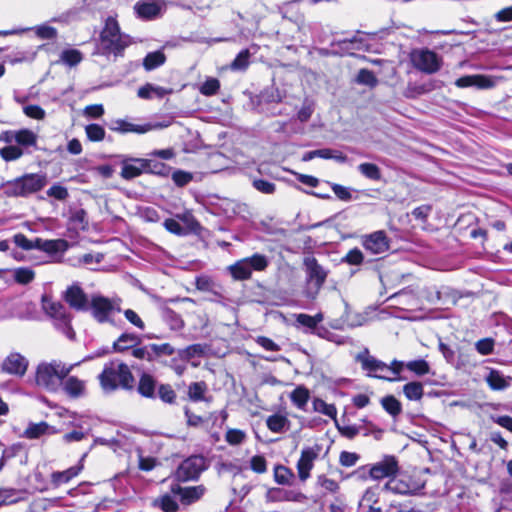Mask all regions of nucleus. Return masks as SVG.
I'll use <instances>...</instances> for the list:
<instances>
[{
    "label": "nucleus",
    "instance_id": "1",
    "mask_svg": "<svg viewBox=\"0 0 512 512\" xmlns=\"http://www.w3.org/2000/svg\"><path fill=\"white\" fill-rule=\"evenodd\" d=\"M102 389L112 392L117 389L130 390L134 387V376L127 364L114 360L104 366L98 376Z\"/></svg>",
    "mask_w": 512,
    "mask_h": 512
},
{
    "label": "nucleus",
    "instance_id": "2",
    "mask_svg": "<svg viewBox=\"0 0 512 512\" xmlns=\"http://www.w3.org/2000/svg\"><path fill=\"white\" fill-rule=\"evenodd\" d=\"M77 364H66L60 360L42 362L37 366L35 374L36 385L49 391L56 392L62 381L69 375Z\"/></svg>",
    "mask_w": 512,
    "mask_h": 512
},
{
    "label": "nucleus",
    "instance_id": "3",
    "mask_svg": "<svg viewBox=\"0 0 512 512\" xmlns=\"http://www.w3.org/2000/svg\"><path fill=\"white\" fill-rule=\"evenodd\" d=\"M130 44V37L120 32L117 20L114 17H108L100 34L101 53L121 56L124 49Z\"/></svg>",
    "mask_w": 512,
    "mask_h": 512
},
{
    "label": "nucleus",
    "instance_id": "4",
    "mask_svg": "<svg viewBox=\"0 0 512 512\" xmlns=\"http://www.w3.org/2000/svg\"><path fill=\"white\" fill-rule=\"evenodd\" d=\"M47 184L45 175L27 174L4 185V193L9 197H26L40 191Z\"/></svg>",
    "mask_w": 512,
    "mask_h": 512
},
{
    "label": "nucleus",
    "instance_id": "5",
    "mask_svg": "<svg viewBox=\"0 0 512 512\" xmlns=\"http://www.w3.org/2000/svg\"><path fill=\"white\" fill-rule=\"evenodd\" d=\"M269 261L265 255L254 254L251 257L243 258L228 267L233 279L242 281L251 277L252 271H264Z\"/></svg>",
    "mask_w": 512,
    "mask_h": 512
},
{
    "label": "nucleus",
    "instance_id": "6",
    "mask_svg": "<svg viewBox=\"0 0 512 512\" xmlns=\"http://www.w3.org/2000/svg\"><path fill=\"white\" fill-rule=\"evenodd\" d=\"M90 309L97 322L113 323V316L121 311V299L93 296L90 301Z\"/></svg>",
    "mask_w": 512,
    "mask_h": 512
},
{
    "label": "nucleus",
    "instance_id": "7",
    "mask_svg": "<svg viewBox=\"0 0 512 512\" xmlns=\"http://www.w3.org/2000/svg\"><path fill=\"white\" fill-rule=\"evenodd\" d=\"M425 486V481L415 475H402L398 478H391L384 485L383 489L395 494L414 495Z\"/></svg>",
    "mask_w": 512,
    "mask_h": 512
},
{
    "label": "nucleus",
    "instance_id": "8",
    "mask_svg": "<svg viewBox=\"0 0 512 512\" xmlns=\"http://www.w3.org/2000/svg\"><path fill=\"white\" fill-rule=\"evenodd\" d=\"M411 61L414 67L426 74L439 71L442 65L441 58L429 49H419L411 53Z\"/></svg>",
    "mask_w": 512,
    "mask_h": 512
},
{
    "label": "nucleus",
    "instance_id": "9",
    "mask_svg": "<svg viewBox=\"0 0 512 512\" xmlns=\"http://www.w3.org/2000/svg\"><path fill=\"white\" fill-rule=\"evenodd\" d=\"M43 309L52 318L57 321V326L65 333L69 338L74 337L70 325V318L66 313L65 307L59 303L54 302L46 297H43Z\"/></svg>",
    "mask_w": 512,
    "mask_h": 512
},
{
    "label": "nucleus",
    "instance_id": "10",
    "mask_svg": "<svg viewBox=\"0 0 512 512\" xmlns=\"http://www.w3.org/2000/svg\"><path fill=\"white\" fill-rule=\"evenodd\" d=\"M207 468L206 459L193 455L185 459L178 467L176 476L181 481L194 480Z\"/></svg>",
    "mask_w": 512,
    "mask_h": 512
},
{
    "label": "nucleus",
    "instance_id": "11",
    "mask_svg": "<svg viewBox=\"0 0 512 512\" xmlns=\"http://www.w3.org/2000/svg\"><path fill=\"white\" fill-rule=\"evenodd\" d=\"M117 157L122 167L120 175L125 180H132L143 173H147V168L150 166V159L133 158L126 155Z\"/></svg>",
    "mask_w": 512,
    "mask_h": 512
},
{
    "label": "nucleus",
    "instance_id": "12",
    "mask_svg": "<svg viewBox=\"0 0 512 512\" xmlns=\"http://www.w3.org/2000/svg\"><path fill=\"white\" fill-rule=\"evenodd\" d=\"M304 265L307 271L308 282L311 284V289H313V291L309 292V297L315 298L325 283L327 278V271L318 263L314 257L305 258Z\"/></svg>",
    "mask_w": 512,
    "mask_h": 512
},
{
    "label": "nucleus",
    "instance_id": "13",
    "mask_svg": "<svg viewBox=\"0 0 512 512\" xmlns=\"http://www.w3.org/2000/svg\"><path fill=\"white\" fill-rule=\"evenodd\" d=\"M355 359L361 364L362 369L368 372L369 376L390 381L396 380V378H389L383 374H378L388 371V365L371 356L368 349H364L362 352L358 353Z\"/></svg>",
    "mask_w": 512,
    "mask_h": 512
},
{
    "label": "nucleus",
    "instance_id": "14",
    "mask_svg": "<svg viewBox=\"0 0 512 512\" xmlns=\"http://www.w3.org/2000/svg\"><path fill=\"white\" fill-rule=\"evenodd\" d=\"M399 470L398 461L394 456H385L381 461L372 465L369 469V476L374 480L383 478H395Z\"/></svg>",
    "mask_w": 512,
    "mask_h": 512
},
{
    "label": "nucleus",
    "instance_id": "15",
    "mask_svg": "<svg viewBox=\"0 0 512 512\" xmlns=\"http://www.w3.org/2000/svg\"><path fill=\"white\" fill-rule=\"evenodd\" d=\"M319 447H306L301 451L300 459L297 462L298 476L301 481L310 477V471L314 466V461L318 458Z\"/></svg>",
    "mask_w": 512,
    "mask_h": 512
},
{
    "label": "nucleus",
    "instance_id": "16",
    "mask_svg": "<svg viewBox=\"0 0 512 512\" xmlns=\"http://www.w3.org/2000/svg\"><path fill=\"white\" fill-rule=\"evenodd\" d=\"M361 243L372 254L384 253L389 249V241L384 231H375L363 236Z\"/></svg>",
    "mask_w": 512,
    "mask_h": 512
},
{
    "label": "nucleus",
    "instance_id": "17",
    "mask_svg": "<svg viewBox=\"0 0 512 512\" xmlns=\"http://www.w3.org/2000/svg\"><path fill=\"white\" fill-rule=\"evenodd\" d=\"M165 7V1L151 0L137 2L134 6V10L140 18L150 20L160 16L162 11L165 10Z\"/></svg>",
    "mask_w": 512,
    "mask_h": 512
},
{
    "label": "nucleus",
    "instance_id": "18",
    "mask_svg": "<svg viewBox=\"0 0 512 512\" xmlns=\"http://www.w3.org/2000/svg\"><path fill=\"white\" fill-rule=\"evenodd\" d=\"M162 127L160 124H151V123H145L142 125L134 124L122 119H117L112 122L111 130L119 132V133H128L133 132L137 134H144L146 132H149L151 130L157 129Z\"/></svg>",
    "mask_w": 512,
    "mask_h": 512
},
{
    "label": "nucleus",
    "instance_id": "19",
    "mask_svg": "<svg viewBox=\"0 0 512 512\" xmlns=\"http://www.w3.org/2000/svg\"><path fill=\"white\" fill-rule=\"evenodd\" d=\"M266 497L271 502L291 501L303 503L307 500V496L300 491L284 490L281 488L268 490Z\"/></svg>",
    "mask_w": 512,
    "mask_h": 512
},
{
    "label": "nucleus",
    "instance_id": "20",
    "mask_svg": "<svg viewBox=\"0 0 512 512\" xmlns=\"http://www.w3.org/2000/svg\"><path fill=\"white\" fill-rule=\"evenodd\" d=\"M455 84L460 88L476 86L480 89H489L496 85V80L491 76L477 74L460 77Z\"/></svg>",
    "mask_w": 512,
    "mask_h": 512
},
{
    "label": "nucleus",
    "instance_id": "21",
    "mask_svg": "<svg viewBox=\"0 0 512 512\" xmlns=\"http://www.w3.org/2000/svg\"><path fill=\"white\" fill-rule=\"evenodd\" d=\"M171 491L173 494L179 495L184 504H191L203 497L206 492V488L203 485L184 488L179 485H175L172 487Z\"/></svg>",
    "mask_w": 512,
    "mask_h": 512
},
{
    "label": "nucleus",
    "instance_id": "22",
    "mask_svg": "<svg viewBox=\"0 0 512 512\" xmlns=\"http://www.w3.org/2000/svg\"><path fill=\"white\" fill-rule=\"evenodd\" d=\"M65 300L76 310H86L88 308V298L79 286L69 287L65 293Z\"/></svg>",
    "mask_w": 512,
    "mask_h": 512
},
{
    "label": "nucleus",
    "instance_id": "23",
    "mask_svg": "<svg viewBox=\"0 0 512 512\" xmlns=\"http://www.w3.org/2000/svg\"><path fill=\"white\" fill-rule=\"evenodd\" d=\"M27 366V360L18 353L10 354L3 362V370L15 375H23Z\"/></svg>",
    "mask_w": 512,
    "mask_h": 512
},
{
    "label": "nucleus",
    "instance_id": "24",
    "mask_svg": "<svg viewBox=\"0 0 512 512\" xmlns=\"http://www.w3.org/2000/svg\"><path fill=\"white\" fill-rule=\"evenodd\" d=\"M65 393L72 398L84 396L86 392V383L75 376H67L61 383Z\"/></svg>",
    "mask_w": 512,
    "mask_h": 512
},
{
    "label": "nucleus",
    "instance_id": "25",
    "mask_svg": "<svg viewBox=\"0 0 512 512\" xmlns=\"http://www.w3.org/2000/svg\"><path fill=\"white\" fill-rule=\"evenodd\" d=\"M82 469H83V465L78 464V465L70 467L64 471H55L51 474V483L55 487H59L62 484H66L71 479L78 476V474L82 471Z\"/></svg>",
    "mask_w": 512,
    "mask_h": 512
},
{
    "label": "nucleus",
    "instance_id": "26",
    "mask_svg": "<svg viewBox=\"0 0 512 512\" xmlns=\"http://www.w3.org/2000/svg\"><path fill=\"white\" fill-rule=\"evenodd\" d=\"M158 386L157 381L150 374L144 373L141 375L138 383V392L146 398H156Z\"/></svg>",
    "mask_w": 512,
    "mask_h": 512
},
{
    "label": "nucleus",
    "instance_id": "27",
    "mask_svg": "<svg viewBox=\"0 0 512 512\" xmlns=\"http://www.w3.org/2000/svg\"><path fill=\"white\" fill-rule=\"evenodd\" d=\"M57 430L46 422L31 423L24 432V436L28 439H37L43 435L56 434Z\"/></svg>",
    "mask_w": 512,
    "mask_h": 512
},
{
    "label": "nucleus",
    "instance_id": "28",
    "mask_svg": "<svg viewBox=\"0 0 512 512\" xmlns=\"http://www.w3.org/2000/svg\"><path fill=\"white\" fill-rule=\"evenodd\" d=\"M512 381V377L504 376L498 370H490L489 374L486 377V382L489 387L493 390H504L510 386V382Z\"/></svg>",
    "mask_w": 512,
    "mask_h": 512
},
{
    "label": "nucleus",
    "instance_id": "29",
    "mask_svg": "<svg viewBox=\"0 0 512 512\" xmlns=\"http://www.w3.org/2000/svg\"><path fill=\"white\" fill-rule=\"evenodd\" d=\"M141 338L133 333H123L113 344V348L117 352H123L140 344Z\"/></svg>",
    "mask_w": 512,
    "mask_h": 512
},
{
    "label": "nucleus",
    "instance_id": "30",
    "mask_svg": "<svg viewBox=\"0 0 512 512\" xmlns=\"http://www.w3.org/2000/svg\"><path fill=\"white\" fill-rule=\"evenodd\" d=\"M208 391V386L204 381L193 382L188 386V397L193 402L198 401H209L210 399L206 398V393Z\"/></svg>",
    "mask_w": 512,
    "mask_h": 512
},
{
    "label": "nucleus",
    "instance_id": "31",
    "mask_svg": "<svg viewBox=\"0 0 512 512\" xmlns=\"http://www.w3.org/2000/svg\"><path fill=\"white\" fill-rule=\"evenodd\" d=\"M324 320V315L322 313H317L314 316L300 313L296 316V321L298 324L306 327L311 333L317 328V325H319Z\"/></svg>",
    "mask_w": 512,
    "mask_h": 512
},
{
    "label": "nucleus",
    "instance_id": "32",
    "mask_svg": "<svg viewBox=\"0 0 512 512\" xmlns=\"http://www.w3.org/2000/svg\"><path fill=\"white\" fill-rule=\"evenodd\" d=\"M166 61V56L161 51L150 52L146 55L143 60V66L147 71H151L161 65H163Z\"/></svg>",
    "mask_w": 512,
    "mask_h": 512
},
{
    "label": "nucleus",
    "instance_id": "33",
    "mask_svg": "<svg viewBox=\"0 0 512 512\" xmlns=\"http://www.w3.org/2000/svg\"><path fill=\"white\" fill-rule=\"evenodd\" d=\"M167 93L168 91L163 87L146 84L138 89L137 95L142 99H149L154 95L158 98H162Z\"/></svg>",
    "mask_w": 512,
    "mask_h": 512
},
{
    "label": "nucleus",
    "instance_id": "34",
    "mask_svg": "<svg viewBox=\"0 0 512 512\" xmlns=\"http://www.w3.org/2000/svg\"><path fill=\"white\" fill-rule=\"evenodd\" d=\"M403 393L407 399L411 401H418L423 397V385L420 382H409L404 385Z\"/></svg>",
    "mask_w": 512,
    "mask_h": 512
},
{
    "label": "nucleus",
    "instance_id": "35",
    "mask_svg": "<svg viewBox=\"0 0 512 512\" xmlns=\"http://www.w3.org/2000/svg\"><path fill=\"white\" fill-rule=\"evenodd\" d=\"M83 60L82 53L77 49H66L60 54V62L67 66L73 67Z\"/></svg>",
    "mask_w": 512,
    "mask_h": 512
},
{
    "label": "nucleus",
    "instance_id": "36",
    "mask_svg": "<svg viewBox=\"0 0 512 512\" xmlns=\"http://www.w3.org/2000/svg\"><path fill=\"white\" fill-rule=\"evenodd\" d=\"M68 242L64 239L45 240L42 245V251L48 254L65 252L68 249Z\"/></svg>",
    "mask_w": 512,
    "mask_h": 512
},
{
    "label": "nucleus",
    "instance_id": "37",
    "mask_svg": "<svg viewBox=\"0 0 512 512\" xmlns=\"http://www.w3.org/2000/svg\"><path fill=\"white\" fill-rule=\"evenodd\" d=\"M289 423L288 419L280 414H274L267 418L266 424L269 430L275 433H281Z\"/></svg>",
    "mask_w": 512,
    "mask_h": 512
},
{
    "label": "nucleus",
    "instance_id": "38",
    "mask_svg": "<svg viewBox=\"0 0 512 512\" xmlns=\"http://www.w3.org/2000/svg\"><path fill=\"white\" fill-rule=\"evenodd\" d=\"M381 404L385 411L393 417L398 416L402 412L401 403L392 395L383 397Z\"/></svg>",
    "mask_w": 512,
    "mask_h": 512
},
{
    "label": "nucleus",
    "instance_id": "39",
    "mask_svg": "<svg viewBox=\"0 0 512 512\" xmlns=\"http://www.w3.org/2000/svg\"><path fill=\"white\" fill-rule=\"evenodd\" d=\"M313 409L316 412L336 420L337 409L333 404H328L324 400L317 398L313 401Z\"/></svg>",
    "mask_w": 512,
    "mask_h": 512
},
{
    "label": "nucleus",
    "instance_id": "40",
    "mask_svg": "<svg viewBox=\"0 0 512 512\" xmlns=\"http://www.w3.org/2000/svg\"><path fill=\"white\" fill-rule=\"evenodd\" d=\"M154 505L158 506L164 512H177L179 508L176 500L168 494L162 495L156 499Z\"/></svg>",
    "mask_w": 512,
    "mask_h": 512
},
{
    "label": "nucleus",
    "instance_id": "41",
    "mask_svg": "<svg viewBox=\"0 0 512 512\" xmlns=\"http://www.w3.org/2000/svg\"><path fill=\"white\" fill-rule=\"evenodd\" d=\"M37 142V135L28 129L18 130L16 133V143L21 146H34Z\"/></svg>",
    "mask_w": 512,
    "mask_h": 512
},
{
    "label": "nucleus",
    "instance_id": "42",
    "mask_svg": "<svg viewBox=\"0 0 512 512\" xmlns=\"http://www.w3.org/2000/svg\"><path fill=\"white\" fill-rule=\"evenodd\" d=\"M359 172L368 179L379 181L381 179L380 168L373 163H361L358 166Z\"/></svg>",
    "mask_w": 512,
    "mask_h": 512
},
{
    "label": "nucleus",
    "instance_id": "43",
    "mask_svg": "<svg viewBox=\"0 0 512 512\" xmlns=\"http://www.w3.org/2000/svg\"><path fill=\"white\" fill-rule=\"evenodd\" d=\"M274 478L278 484L287 485L290 484L291 480L294 478V474L287 467L278 465L274 470Z\"/></svg>",
    "mask_w": 512,
    "mask_h": 512
},
{
    "label": "nucleus",
    "instance_id": "44",
    "mask_svg": "<svg viewBox=\"0 0 512 512\" xmlns=\"http://www.w3.org/2000/svg\"><path fill=\"white\" fill-rule=\"evenodd\" d=\"M220 82L217 78L209 77L200 86L199 91L204 96H213L218 93Z\"/></svg>",
    "mask_w": 512,
    "mask_h": 512
},
{
    "label": "nucleus",
    "instance_id": "45",
    "mask_svg": "<svg viewBox=\"0 0 512 512\" xmlns=\"http://www.w3.org/2000/svg\"><path fill=\"white\" fill-rule=\"evenodd\" d=\"M149 345L155 361L162 356H171L175 353V349L169 343Z\"/></svg>",
    "mask_w": 512,
    "mask_h": 512
},
{
    "label": "nucleus",
    "instance_id": "46",
    "mask_svg": "<svg viewBox=\"0 0 512 512\" xmlns=\"http://www.w3.org/2000/svg\"><path fill=\"white\" fill-rule=\"evenodd\" d=\"M292 402L300 409H303L309 400V392L304 387H297L291 393Z\"/></svg>",
    "mask_w": 512,
    "mask_h": 512
},
{
    "label": "nucleus",
    "instance_id": "47",
    "mask_svg": "<svg viewBox=\"0 0 512 512\" xmlns=\"http://www.w3.org/2000/svg\"><path fill=\"white\" fill-rule=\"evenodd\" d=\"M156 396L168 404H173L176 400V393L169 384H160Z\"/></svg>",
    "mask_w": 512,
    "mask_h": 512
},
{
    "label": "nucleus",
    "instance_id": "48",
    "mask_svg": "<svg viewBox=\"0 0 512 512\" xmlns=\"http://www.w3.org/2000/svg\"><path fill=\"white\" fill-rule=\"evenodd\" d=\"M356 82L358 84L366 85L371 88L375 87L378 84V80L374 73L368 69H360L357 77Z\"/></svg>",
    "mask_w": 512,
    "mask_h": 512
},
{
    "label": "nucleus",
    "instance_id": "49",
    "mask_svg": "<svg viewBox=\"0 0 512 512\" xmlns=\"http://www.w3.org/2000/svg\"><path fill=\"white\" fill-rule=\"evenodd\" d=\"M13 277L20 284H28L34 279L35 273L30 268H17L13 270Z\"/></svg>",
    "mask_w": 512,
    "mask_h": 512
},
{
    "label": "nucleus",
    "instance_id": "50",
    "mask_svg": "<svg viewBox=\"0 0 512 512\" xmlns=\"http://www.w3.org/2000/svg\"><path fill=\"white\" fill-rule=\"evenodd\" d=\"M405 367L419 376L428 374L430 371L429 364L423 359L410 361L406 363Z\"/></svg>",
    "mask_w": 512,
    "mask_h": 512
},
{
    "label": "nucleus",
    "instance_id": "51",
    "mask_svg": "<svg viewBox=\"0 0 512 512\" xmlns=\"http://www.w3.org/2000/svg\"><path fill=\"white\" fill-rule=\"evenodd\" d=\"M0 155L6 161H13L23 155V150L18 146L9 145L0 149Z\"/></svg>",
    "mask_w": 512,
    "mask_h": 512
},
{
    "label": "nucleus",
    "instance_id": "52",
    "mask_svg": "<svg viewBox=\"0 0 512 512\" xmlns=\"http://www.w3.org/2000/svg\"><path fill=\"white\" fill-rule=\"evenodd\" d=\"M183 224V228L186 230L187 233L196 231L198 227V222L190 212H184L182 214H178L176 216Z\"/></svg>",
    "mask_w": 512,
    "mask_h": 512
},
{
    "label": "nucleus",
    "instance_id": "53",
    "mask_svg": "<svg viewBox=\"0 0 512 512\" xmlns=\"http://www.w3.org/2000/svg\"><path fill=\"white\" fill-rule=\"evenodd\" d=\"M250 53L248 50L241 51L231 63L232 70H245L249 65Z\"/></svg>",
    "mask_w": 512,
    "mask_h": 512
},
{
    "label": "nucleus",
    "instance_id": "54",
    "mask_svg": "<svg viewBox=\"0 0 512 512\" xmlns=\"http://www.w3.org/2000/svg\"><path fill=\"white\" fill-rule=\"evenodd\" d=\"M245 438V432L239 429H228L225 435V440L230 445H239L245 440Z\"/></svg>",
    "mask_w": 512,
    "mask_h": 512
},
{
    "label": "nucleus",
    "instance_id": "55",
    "mask_svg": "<svg viewBox=\"0 0 512 512\" xmlns=\"http://www.w3.org/2000/svg\"><path fill=\"white\" fill-rule=\"evenodd\" d=\"M86 134L91 141H101L105 137V130L98 124L86 126Z\"/></svg>",
    "mask_w": 512,
    "mask_h": 512
},
{
    "label": "nucleus",
    "instance_id": "56",
    "mask_svg": "<svg viewBox=\"0 0 512 512\" xmlns=\"http://www.w3.org/2000/svg\"><path fill=\"white\" fill-rule=\"evenodd\" d=\"M204 353V347L201 344H193L179 351V356L183 359H191Z\"/></svg>",
    "mask_w": 512,
    "mask_h": 512
},
{
    "label": "nucleus",
    "instance_id": "57",
    "mask_svg": "<svg viewBox=\"0 0 512 512\" xmlns=\"http://www.w3.org/2000/svg\"><path fill=\"white\" fill-rule=\"evenodd\" d=\"M320 158L333 159L339 163H344L347 161V156L344 155L341 151L329 148L320 149Z\"/></svg>",
    "mask_w": 512,
    "mask_h": 512
},
{
    "label": "nucleus",
    "instance_id": "58",
    "mask_svg": "<svg viewBox=\"0 0 512 512\" xmlns=\"http://www.w3.org/2000/svg\"><path fill=\"white\" fill-rule=\"evenodd\" d=\"M378 501V488L377 487H371L368 488L360 501V506L367 507L374 505Z\"/></svg>",
    "mask_w": 512,
    "mask_h": 512
},
{
    "label": "nucleus",
    "instance_id": "59",
    "mask_svg": "<svg viewBox=\"0 0 512 512\" xmlns=\"http://www.w3.org/2000/svg\"><path fill=\"white\" fill-rule=\"evenodd\" d=\"M252 185L257 191L263 194H273L276 190L274 183L263 179H254Z\"/></svg>",
    "mask_w": 512,
    "mask_h": 512
},
{
    "label": "nucleus",
    "instance_id": "60",
    "mask_svg": "<svg viewBox=\"0 0 512 512\" xmlns=\"http://www.w3.org/2000/svg\"><path fill=\"white\" fill-rule=\"evenodd\" d=\"M363 260L364 255L358 248L350 250L342 259L343 262H346L350 265H360L363 262Z\"/></svg>",
    "mask_w": 512,
    "mask_h": 512
},
{
    "label": "nucleus",
    "instance_id": "61",
    "mask_svg": "<svg viewBox=\"0 0 512 512\" xmlns=\"http://www.w3.org/2000/svg\"><path fill=\"white\" fill-rule=\"evenodd\" d=\"M359 459L360 456L357 453L342 451L339 456V463L344 467H352Z\"/></svg>",
    "mask_w": 512,
    "mask_h": 512
},
{
    "label": "nucleus",
    "instance_id": "62",
    "mask_svg": "<svg viewBox=\"0 0 512 512\" xmlns=\"http://www.w3.org/2000/svg\"><path fill=\"white\" fill-rule=\"evenodd\" d=\"M132 355L141 360H146L148 362H154V358L152 352L150 351V345H145L142 347H136L132 350Z\"/></svg>",
    "mask_w": 512,
    "mask_h": 512
},
{
    "label": "nucleus",
    "instance_id": "63",
    "mask_svg": "<svg viewBox=\"0 0 512 512\" xmlns=\"http://www.w3.org/2000/svg\"><path fill=\"white\" fill-rule=\"evenodd\" d=\"M317 483L330 493H336L339 490V484L325 475H320L317 478Z\"/></svg>",
    "mask_w": 512,
    "mask_h": 512
},
{
    "label": "nucleus",
    "instance_id": "64",
    "mask_svg": "<svg viewBox=\"0 0 512 512\" xmlns=\"http://www.w3.org/2000/svg\"><path fill=\"white\" fill-rule=\"evenodd\" d=\"M250 468L256 473H264L267 470L266 459L261 455H255L250 460Z\"/></svg>",
    "mask_w": 512,
    "mask_h": 512
}]
</instances>
